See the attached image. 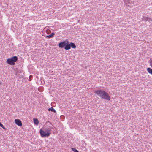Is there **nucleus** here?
I'll use <instances>...</instances> for the list:
<instances>
[{"label": "nucleus", "instance_id": "obj_1", "mask_svg": "<svg viewBox=\"0 0 152 152\" xmlns=\"http://www.w3.org/2000/svg\"><path fill=\"white\" fill-rule=\"evenodd\" d=\"M94 93L102 99H104L108 100H110V97L108 94L104 91L101 90H99L96 91Z\"/></svg>", "mask_w": 152, "mask_h": 152}, {"label": "nucleus", "instance_id": "obj_2", "mask_svg": "<svg viewBox=\"0 0 152 152\" xmlns=\"http://www.w3.org/2000/svg\"><path fill=\"white\" fill-rule=\"evenodd\" d=\"M18 60V57L15 56L11 57L10 58H8L7 61V63L10 65H14L15 62L17 61Z\"/></svg>", "mask_w": 152, "mask_h": 152}, {"label": "nucleus", "instance_id": "obj_3", "mask_svg": "<svg viewBox=\"0 0 152 152\" xmlns=\"http://www.w3.org/2000/svg\"><path fill=\"white\" fill-rule=\"evenodd\" d=\"M40 133L42 137H48L49 136L50 134V133L48 132H46L41 129L40 130Z\"/></svg>", "mask_w": 152, "mask_h": 152}, {"label": "nucleus", "instance_id": "obj_4", "mask_svg": "<svg viewBox=\"0 0 152 152\" xmlns=\"http://www.w3.org/2000/svg\"><path fill=\"white\" fill-rule=\"evenodd\" d=\"M123 1L125 5L129 7L131 6V5H129V4H134V1L131 0H123Z\"/></svg>", "mask_w": 152, "mask_h": 152}, {"label": "nucleus", "instance_id": "obj_5", "mask_svg": "<svg viewBox=\"0 0 152 152\" xmlns=\"http://www.w3.org/2000/svg\"><path fill=\"white\" fill-rule=\"evenodd\" d=\"M66 43V41H63L60 42L59 43V47L61 48H64L65 47Z\"/></svg>", "mask_w": 152, "mask_h": 152}, {"label": "nucleus", "instance_id": "obj_6", "mask_svg": "<svg viewBox=\"0 0 152 152\" xmlns=\"http://www.w3.org/2000/svg\"><path fill=\"white\" fill-rule=\"evenodd\" d=\"M15 124L19 126H22V123L21 121L18 119H16L15 120Z\"/></svg>", "mask_w": 152, "mask_h": 152}, {"label": "nucleus", "instance_id": "obj_7", "mask_svg": "<svg viewBox=\"0 0 152 152\" xmlns=\"http://www.w3.org/2000/svg\"><path fill=\"white\" fill-rule=\"evenodd\" d=\"M64 48L66 50H68L71 48L70 44L68 43V41H66V45Z\"/></svg>", "mask_w": 152, "mask_h": 152}, {"label": "nucleus", "instance_id": "obj_8", "mask_svg": "<svg viewBox=\"0 0 152 152\" xmlns=\"http://www.w3.org/2000/svg\"><path fill=\"white\" fill-rule=\"evenodd\" d=\"M70 48L71 47L72 48H76V46L75 44L72 42H71L70 43Z\"/></svg>", "mask_w": 152, "mask_h": 152}, {"label": "nucleus", "instance_id": "obj_9", "mask_svg": "<svg viewBox=\"0 0 152 152\" xmlns=\"http://www.w3.org/2000/svg\"><path fill=\"white\" fill-rule=\"evenodd\" d=\"M48 110L49 111H51L52 112H53L54 113H56V112L55 110L52 107H51V108H49L48 109Z\"/></svg>", "mask_w": 152, "mask_h": 152}, {"label": "nucleus", "instance_id": "obj_10", "mask_svg": "<svg viewBox=\"0 0 152 152\" xmlns=\"http://www.w3.org/2000/svg\"><path fill=\"white\" fill-rule=\"evenodd\" d=\"M34 124L36 125H38L39 124V121L37 118H35L34 119Z\"/></svg>", "mask_w": 152, "mask_h": 152}, {"label": "nucleus", "instance_id": "obj_11", "mask_svg": "<svg viewBox=\"0 0 152 152\" xmlns=\"http://www.w3.org/2000/svg\"><path fill=\"white\" fill-rule=\"evenodd\" d=\"M54 34L53 33H52L50 35L47 36V37L49 38H52L54 36Z\"/></svg>", "mask_w": 152, "mask_h": 152}, {"label": "nucleus", "instance_id": "obj_12", "mask_svg": "<svg viewBox=\"0 0 152 152\" xmlns=\"http://www.w3.org/2000/svg\"><path fill=\"white\" fill-rule=\"evenodd\" d=\"M148 72L152 75V69L151 68H148L147 69Z\"/></svg>", "mask_w": 152, "mask_h": 152}, {"label": "nucleus", "instance_id": "obj_13", "mask_svg": "<svg viewBox=\"0 0 152 152\" xmlns=\"http://www.w3.org/2000/svg\"><path fill=\"white\" fill-rule=\"evenodd\" d=\"M72 150L74 152H79V151L75 148H72Z\"/></svg>", "mask_w": 152, "mask_h": 152}, {"label": "nucleus", "instance_id": "obj_14", "mask_svg": "<svg viewBox=\"0 0 152 152\" xmlns=\"http://www.w3.org/2000/svg\"><path fill=\"white\" fill-rule=\"evenodd\" d=\"M148 17H144V19H143V20H144L145 21H148Z\"/></svg>", "mask_w": 152, "mask_h": 152}, {"label": "nucleus", "instance_id": "obj_15", "mask_svg": "<svg viewBox=\"0 0 152 152\" xmlns=\"http://www.w3.org/2000/svg\"><path fill=\"white\" fill-rule=\"evenodd\" d=\"M148 21L149 22L152 21V20L151 18L148 17Z\"/></svg>", "mask_w": 152, "mask_h": 152}, {"label": "nucleus", "instance_id": "obj_16", "mask_svg": "<svg viewBox=\"0 0 152 152\" xmlns=\"http://www.w3.org/2000/svg\"><path fill=\"white\" fill-rule=\"evenodd\" d=\"M150 63L151 66L152 67V59H151L150 60Z\"/></svg>", "mask_w": 152, "mask_h": 152}, {"label": "nucleus", "instance_id": "obj_17", "mask_svg": "<svg viewBox=\"0 0 152 152\" xmlns=\"http://www.w3.org/2000/svg\"><path fill=\"white\" fill-rule=\"evenodd\" d=\"M1 127L3 128L4 129H6L3 125L2 126H1Z\"/></svg>", "mask_w": 152, "mask_h": 152}, {"label": "nucleus", "instance_id": "obj_18", "mask_svg": "<svg viewBox=\"0 0 152 152\" xmlns=\"http://www.w3.org/2000/svg\"><path fill=\"white\" fill-rule=\"evenodd\" d=\"M3 125L0 122V126H2Z\"/></svg>", "mask_w": 152, "mask_h": 152}]
</instances>
